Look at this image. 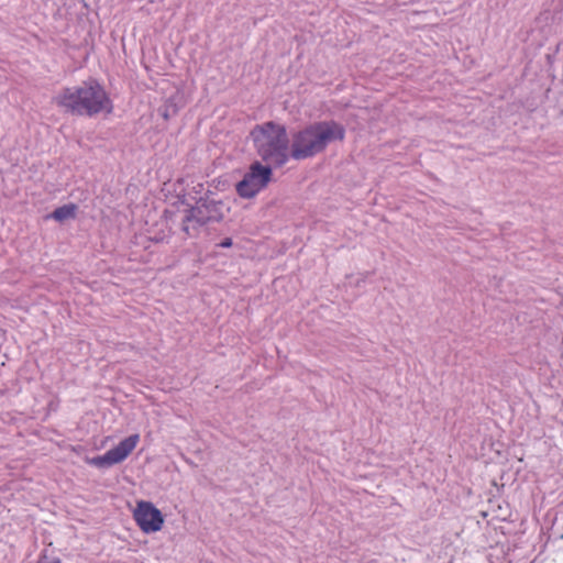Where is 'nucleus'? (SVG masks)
Instances as JSON below:
<instances>
[{
	"label": "nucleus",
	"instance_id": "f257e3e1",
	"mask_svg": "<svg viewBox=\"0 0 563 563\" xmlns=\"http://www.w3.org/2000/svg\"><path fill=\"white\" fill-rule=\"evenodd\" d=\"M54 102L71 113L89 117L100 112L111 113L113 109L109 95L96 79L84 81L78 87L64 88Z\"/></svg>",
	"mask_w": 563,
	"mask_h": 563
},
{
	"label": "nucleus",
	"instance_id": "20e7f679",
	"mask_svg": "<svg viewBox=\"0 0 563 563\" xmlns=\"http://www.w3.org/2000/svg\"><path fill=\"white\" fill-rule=\"evenodd\" d=\"M273 170L269 165L265 166L261 162H253L249 170L235 185V190L241 198H254L260 191L267 187L271 183Z\"/></svg>",
	"mask_w": 563,
	"mask_h": 563
},
{
	"label": "nucleus",
	"instance_id": "1a4fd4ad",
	"mask_svg": "<svg viewBox=\"0 0 563 563\" xmlns=\"http://www.w3.org/2000/svg\"><path fill=\"white\" fill-rule=\"evenodd\" d=\"M36 563H60L59 559H48L46 555L40 556Z\"/></svg>",
	"mask_w": 563,
	"mask_h": 563
},
{
	"label": "nucleus",
	"instance_id": "6e6552de",
	"mask_svg": "<svg viewBox=\"0 0 563 563\" xmlns=\"http://www.w3.org/2000/svg\"><path fill=\"white\" fill-rule=\"evenodd\" d=\"M76 211L77 206L75 203H68L56 208L49 217L58 222H63L68 219H74Z\"/></svg>",
	"mask_w": 563,
	"mask_h": 563
},
{
	"label": "nucleus",
	"instance_id": "9d476101",
	"mask_svg": "<svg viewBox=\"0 0 563 563\" xmlns=\"http://www.w3.org/2000/svg\"><path fill=\"white\" fill-rule=\"evenodd\" d=\"M220 247H231L232 246V239L225 238L220 244Z\"/></svg>",
	"mask_w": 563,
	"mask_h": 563
},
{
	"label": "nucleus",
	"instance_id": "39448f33",
	"mask_svg": "<svg viewBox=\"0 0 563 563\" xmlns=\"http://www.w3.org/2000/svg\"><path fill=\"white\" fill-rule=\"evenodd\" d=\"M140 443V434H131L121 440L114 448L107 451L103 455L87 457L89 465L98 468H106L125 461Z\"/></svg>",
	"mask_w": 563,
	"mask_h": 563
},
{
	"label": "nucleus",
	"instance_id": "0eeeda50",
	"mask_svg": "<svg viewBox=\"0 0 563 563\" xmlns=\"http://www.w3.org/2000/svg\"><path fill=\"white\" fill-rule=\"evenodd\" d=\"M132 516L140 530L144 533L161 531L165 519L162 511L147 500H137Z\"/></svg>",
	"mask_w": 563,
	"mask_h": 563
},
{
	"label": "nucleus",
	"instance_id": "f03ea898",
	"mask_svg": "<svg viewBox=\"0 0 563 563\" xmlns=\"http://www.w3.org/2000/svg\"><path fill=\"white\" fill-rule=\"evenodd\" d=\"M345 129L335 121H320L311 123L292 134L290 156L301 161L313 157L323 152L335 141H343Z\"/></svg>",
	"mask_w": 563,
	"mask_h": 563
},
{
	"label": "nucleus",
	"instance_id": "7ed1b4c3",
	"mask_svg": "<svg viewBox=\"0 0 563 563\" xmlns=\"http://www.w3.org/2000/svg\"><path fill=\"white\" fill-rule=\"evenodd\" d=\"M251 139L258 156L269 165L280 167L290 156L286 128L275 122L257 124L251 131Z\"/></svg>",
	"mask_w": 563,
	"mask_h": 563
},
{
	"label": "nucleus",
	"instance_id": "423d86ee",
	"mask_svg": "<svg viewBox=\"0 0 563 563\" xmlns=\"http://www.w3.org/2000/svg\"><path fill=\"white\" fill-rule=\"evenodd\" d=\"M224 218V205L221 201H201L190 208L184 221V230L189 232V224L195 222L203 225L208 222H219Z\"/></svg>",
	"mask_w": 563,
	"mask_h": 563
}]
</instances>
